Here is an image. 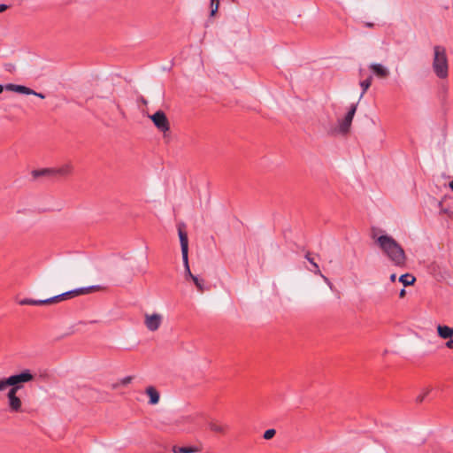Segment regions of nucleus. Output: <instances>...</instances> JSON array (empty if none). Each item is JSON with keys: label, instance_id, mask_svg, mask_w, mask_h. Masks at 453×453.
I'll list each match as a JSON object with an SVG mask.
<instances>
[{"label": "nucleus", "instance_id": "obj_1", "mask_svg": "<svg viewBox=\"0 0 453 453\" xmlns=\"http://www.w3.org/2000/svg\"><path fill=\"white\" fill-rule=\"evenodd\" d=\"M380 230L372 229V237L375 239L383 253L397 267H403L406 265V255L401 245L390 235L382 234L377 236Z\"/></svg>", "mask_w": 453, "mask_h": 453}, {"label": "nucleus", "instance_id": "obj_2", "mask_svg": "<svg viewBox=\"0 0 453 453\" xmlns=\"http://www.w3.org/2000/svg\"><path fill=\"white\" fill-rule=\"evenodd\" d=\"M433 50V72L437 78L445 80L449 76V59L446 49L444 46L435 45L434 46Z\"/></svg>", "mask_w": 453, "mask_h": 453}, {"label": "nucleus", "instance_id": "obj_3", "mask_svg": "<svg viewBox=\"0 0 453 453\" xmlns=\"http://www.w3.org/2000/svg\"><path fill=\"white\" fill-rule=\"evenodd\" d=\"M178 234L180 237V248H181V256L183 260V265L185 268V279L192 280L196 275H194L189 268L188 264V234L185 231H183L180 227L178 228Z\"/></svg>", "mask_w": 453, "mask_h": 453}, {"label": "nucleus", "instance_id": "obj_4", "mask_svg": "<svg viewBox=\"0 0 453 453\" xmlns=\"http://www.w3.org/2000/svg\"><path fill=\"white\" fill-rule=\"evenodd\" d=\"M34 380V375L31 373L29 370H24L20 373L13 374L8 377V384L10 385V389H14L15 391H19L23 388L24 383L30 382Z\"/></svg>", "mask_w": 453, "mask_h": 453}, {"label": "nucleus", "instance_id": "obj_5", "mask_svg": "<svg viewBox=\"0 0 453 453\" xmlns=\"http://www.w3.org/2000/svg\"><path fill=\"white\" fill-rule=\"evenodd\" d=\"M98 289H100V286H98V285L78 288L72 289V290L66 291L65 293H62L60 295H57V296H55V298L58 299V302H61L67 298H73L74 296H81V295H87V294L91 293L92 291L98 290Z\"/></svg>", "mask_w": 453, "mask_h": 453}, {"label": "nucleus", "instance_id": "obj_6", "mask_svg": "<svg viewBox=\"0 0 453 453\" xmlns=\"http://www.w3.org/2000/svg\"><path fill=\"white\" fill-rule=\"evenodd\" d=\"M357 104H352L345 115V117L339 120V132L341 134H347L349 131L353 118L355 116V113L357 111Z\"/></svg>", "mask_w": 453, "mask_h": 453}, {"label": "nucleus", "instance_id": "obj_7", "mask_svg": "<svg viewBox=\"0 0 453 453\" xmlns=\"http://www.w3.org/2000/svg\"><path fill=\"white\" fill-rule=\"evenodd\" d=\"M156 127L161 132H166L170 128L169 121L166 115L162 111H157L154 114L149 116Z\"/></svg>", "mask_w": 453, "mask_h": 453}, {"label": "nucleus", "instance_id": "obj_8", "mask_svg": "<svg viewBox=\"0 0 453 453\" xmlns=\"http://www.w3.org/2000/svg\"><path fill=\"white\" fill-rule=\"evenodd\" d=\"M145 319H144V325L146 326L147 329L151 332L157 331L163 321L162 315L158 313H153V314H145Z\"/></svg>", "mask_w": 453, "mask_h": 453}, {"label": "nucleus", "instance_id": "obj_9", "mask_svg": "<svg viewBox=\"0 0 453 453\" xmlns=\"http://www.w3.org/2000/svg\"><path fill=\"white\" fill-rule=\"evenodd\" d=\"M17 393L18 391L14 389H9L7 394L9 407L12 411L15 412L20 411L22 404L21 400L17 396Z\"/></svg>", "mask_w": 453, "mask_h": 453}, {"label": "nucleus", "instance_id": "obj_10", "mask_svg": "<svg viewBox=\"0 0 453 453\" xmlns=\"http://www.w3.org/2000/svg\"><path fill=\"white\" fill-rule=\"evenodd\" d=\"M369 69L372 73L380 79H386L388 77L390 72L388 67L379 63H372L369 65Z\"/></svg>", "mask_w": 453, "mask_h": 453}, {"label": "nucleus", "instance_id": "obj_11", "mask_svg": "<svg viewBox=\"0 0 453 453\" xmlns=\"http://www.w3.org/2000/svg\"><path fill=\"white\" fill-rule=\"evenodd\" d=\"M5 88L10 91H14L17 93L24 94V95H31L35 94V91L23 85H16V84H8L5 86Z\"/></svg>", "mask_w": 453, "mask_h": 453}, {"label": "nucleus", "instance_id": "obj_12", "mask_svg": "<svg viewBox=\"0 0 453 453\" xmlns=\"http://www.w3.org/2000/svg\"><path fill=\"white\" fill-rule=\"evenodd\" d=\"M437 334L441 339H450L453 337V327L448 326L438 325Z\"/></svg>", "mask_w": 453, "mask_h": 453}, {"label": "nucleus", "instance_id": "obj_13", "mask_svg": "<svg viewBox=\"0 0 453 453\" xmlns=\"http://www.w3.org/2000/svg\"><path fill=\"white\" fill-rule=\"evenodd\" d=\"M145 392L150 397V401H149L150 404L155 405V404L158 403L160 395H159L158 391L154 387H152V386L148 387L146 388Z\"/></svg>", "mask_w": 453, "mask_h": 453}, {"label": "nucleus", "instance_id": "obj_14", "mask_svg": "<svg viewBox=\"0 0 453 453\" xmlns=\"http://www.w3.org/2000/svg\"><path fill=\"white\" fill-rule=\"evenodd\" d=\"M73 172V166L71 164H65L59 168L54 169V175L67 176Z\"/></svg>", "mask_w": 453, "mask_h": 453}, {"label": "nucleus", "instance_id": "obj_15", "mask_svg": "<svg viewBox=\"0 0 453 453\" xmlns=\"http://www.w3.org/2000/svg\"><path fill=\"white\" fill-rule=\"evenodd\" d=\"M305 258L309 261L311 265V268L309 270L316 275H321V271L319 269V265L314 261V258L311 256L310 252L305 254Z\"/></svg>", "mask_w": 453, "mask_h": 453}, {"label": "nucleus", "instance_id": "obj_16", "mask_svg": "<svg viewBox=\"0 0 453 453\" xmlns=\"http://www.w3.org/2000/svg\"><path fill=\"white\" fill-rule=\"evenodd\" d=\"M416 278L410 273H405L400 276L399 281L403 284L404 287L413 285Z\"/></svg>", "mask_w": 453, "mask_h": 453}, {"label": "nucleus", "instance_id": "obj_17", "mask_svg": "<svg viewBox=\"0 0 453 453\" xmlns=\"http://www.w3.org/2000/svg\"><path fill=\"white\" fill-rule=\"evenodd\" d=\"M372 77L369 76L367 79L360 81L359 85H360V87L362 88V92H361V95L359 96V100L362 99V97L364 96V95L365 94L367 89L370 88V86L372 84Z\"/></svg>", "mask_w": 453, "mask_h": 453}, {"label": "nucleus", "instance_id": "obj_18", "mask_svg": "<svg viewBox=\"0 0 453 453\" xmlns=\"http://www.w3.org/2000/svg\"><path fill=\"white\" fill-rule=\"evenodd\" d=\"M197 451V449L195 447H179L173 446V453H192Z\"/></svg>", "mask_w": 453, "mask_h": 453}, {"label": "nucleus", "instance_id": "obj_19", "mask_svg": "<svg viewBox=\"0 0 453 453\" xmlns=\"http://www.w3.org/2000/svg\"><path fill=\"white\" fill-rule=\"evenodd\" d=\"M35 178L44 176V175H54V169H42V170H35L32 173Z\"/></svg>", "mask_w": 453, "mask_h": 453}, {"label": "nucleus", "instance_id": "obj_20", "mask_svg": "<svg viewBox=\"0 0 453 453\" xmlns=\"http://www.w3.org/2000/svg\"><path fill=\"white\" fill-rule=\"evenodd\" d=\"M208 426L209 428L215 433L223 434L226 431V426L219 425L215 422H210Z\"/></svg>", "mask_w": 453, "mask_h": 453}, {"label": "nucleus", "instance_id": "obj_21", "mask_svg": "<svg viewBox=\"0 0 453 453\" xmlns=\"http://www.w3.org/2000/svg\"><path fill=\"white\" fill-rule=\"evenodd\" d=\"M19 304H21V305H42V300L24 298L19 301Z\"/></svg>", "mask_w": 453, "mask_h": 453}, {"label": "nucleus", "instance_id": "obj_22", "mask_svg": "<svg viewBox=\"0 0 453 453\" xmlns=\"http://www.w3.org/2000/svg\"><path fill=\"white\" fill-rule=\"evenodd\" d=\"M194 284L196 285V288L200 291V292H203L204 291V281L203 279H200L198 276H195L192 280H191Z\"/></svg>", "mask_w": 453, "mask_h": 453}, {"label": "nucleus", "instance_id": "obj_23", "mask_svg": "<svg viewBox=\"0 0 453 453\" xmlns=\"http://www.w3.org/2000/svg\"><path fill=\"white\" fill-rule=\"evenodd\" d=\"M219 0H211V4H210V8H211V12H210V17H213L218 10H219Z\"/></svg>", "mask_w": 453, "mask_h": 453}, {"label": "nucleus", "instance_id": "obj_24", "mask_svg": "<svg viewBox=\"0 0 453 453\" xmlns=\"http://www.w3.org/2000/svg\"><path fill=\"white\" fill-rule=\"evenodd\" d=\"M276 434V431L274 429H268L266 430L265 433H264V435L263 437L265 439V440H270L272 439Z\"/></svg>", "mask_w": 453, "mask_h": 453}, {"label": "nucleus", "instance_id": "obj_25", "mask_svg": "<svg viewBox=\"0 0 453 453\" xmlns=\"http://www.w3.org/2000/svg\"><path fill=\"white\" fill-rule=\"evenodd\" d=\"M429 392H430V388L425 389L422 394H420L419 395L417 396L416 402L422 403L425 400L426 396L429 394Z\"/></svg>", "mask_w": 453, "mask_h": 453}, {"label": "nucleus", "instance_id": "obj_26", "mask_svg": "<svg viewBox=\"0 0 453 453\" xmlns=\"http://www.w3.org/2000/svg\"><path fill=\"white\" fill-rule=\"evenodd\" d=\"M10 385L8 384V378L0 380V392L5 390Z\"/></svg>", "mask_w": 453, "mask_h": 453}, {"label": "nucleus", "instance_id": "obj_27", "mask_svg": "<svg viewBox=\"0 0 453 453\" xmlns=\"http://www.w3.org/2000/svg\"><path fill=\"white\" fill-rule=\"evenodd\" d=\"M58 303V299L55 298V296L47 298V299H42V305L43 304H51Z\"/></svg>", "mask_w": 453, "mask_h": 453}, {"label": "nucleus", "instance_id": "obj_28", "mask_svg": "<svg viewBox=\"0 0 453 453\" xmlns=\"http://www.w3.org/2000/svg\"><path fill=\"white\" fill-rule=\"evenodd\" d=\"M133 379H134L133 376H127V377L121 379L120 384L123 386H126V385L129 384L133 380Z\"/></svg>", "mask_w": 453, "mask_h": 453}, {"label": "nucleus", "instance_id": "obj_29", "mask_svg": "<svg viewBox=\"0 0 453 453\" xmlns=\"http://www.w3.org/2000/svg\"><path fill=\"white\" fill-rule=\"evenodd\" d=\"M319 276L324 280V281L327 284V286H328L331 289H333L334 285H333V283L330 281V280H329L326 276H325L322 273H321V275H319Z\"/></svg>", "mask_w": 453, "mask_h": 453}, {"label": "nucleus", "instance_id": "obj_30", "mask_svg": "<svg viewBox=\"0 0 453 453\" xmlns=\"http://www.w3.org/2000/svg\"><path fill=\"white\" fill-rule=\"evenodd\" d=\"M15 66L12 64H6L5 65V70L8 72H12L14 70Z\"/></svg>", "mask_w": 453, "mask_h": 453}, {"label": "nucleus", "instance_id": "obj_31", "mask_svg": "<svg viewBox=\"0 0 453 453\" xmlns=\"http://www.w3.org/2000/svg\"><path fill=\"white\" fill-rule=\"evenodd\" d=\"M445 346L449 349H453V340L450 338L446 342Z\"/></svg>", "mask_w": 453, "mask_h": 453}, {"label": "nucleus", "instance_id": "obj_32", "mask_svg": "<svg viewBox=\"0 0 453 453\" xmlns=\"http://www.w3.org/2000/svg\"><path fill=\"white\" fill-rule=\"evenodd\" d=\"M8 6L4 4H0V12H4L5 10H7Z\"/></svg>", "mask_w": 453, "mask_h": 453}, {"label": "nucleus", "instance_id": "obj_33", "mask_svg": "<svg viewBox=\"0 0 453 453\" xmlns=\"http://www.w3.org/2000/svg\"><path fill=\"white\" fill-rule=\"evenodd\" d=\"M405 294H406V291H405V289H404V288H403V289L400 291V293H399V296L402 298V297H403V296H405Z\"/></svg>", "mask_w": 453, "mask_h": 453}, {"label": "nucleus", "instance_id": "obj_34", "mask_svg": "<svg viewBox=\"0 0 453 453\" xmlns=\"http://www.w3.org/2000/svg\"><path fill=\"white\" fill-rule=\"evenodd\" d=\"M139 100H140V102H142L145 105L148 104V101L144 97H142V96H141Z\"/></svg>", "mask_w": 453, "mask_h": 453}, {"label": "nucleus", "instance_id": "obj_35", "mask_svg": "<svg viewBox=\"0 0 453 453\" xmlns=\"http://www.w3.org/2000/svg\"><path fill=\"white\" fill-rule=\"evenodd\" d=\"M34 95L38 96V97H40V98H44L45 97L43 94L38 93V92H35V94H34Z\"/></svg>", "mask_w": 453, "mask_h": 453}, {"label": "nucleus", "instance_id": "obj_36", "mask_svg": "<svg viewBox=\"0 0 453 453\" xmlns=\"http://www.w3.org/2000/svg\"><path fill=\"white\" fill-rule=\"evenodd\" d=\"M365 26L366 27H372L374 26V24H373V23H372V22H366V23L365 24Z\"/></svg>", "mask_w": 453, "mask_h": 453}, {"label": "nucleus", "instance_id": "obj_37", "mask_svg": "<svg viewBox=\"0 0 453 453\" xmlns=\"http://www.w3.org/2000/svg\"><path fill=\"white\" fill-rule=\"evenodd\" d=\"M395 279H396V275H395V273L391 274V276H390V280H391L392 282H394V281H395Z\"/></svg>", "mask_w": 453, "mask_h": 453}, {"label": "nucleus", "instance_id": "obj_38", "mask_svg": "<svg viewBox=\"0 0 453 453\" xmlns=\"http://www.w3.org/2000/svg\"><path fill=\"white\" fill-rule=\"evenodd\" d=\"M449 187L451 190H453V180L449 183Z\"/></svg>", "mask_w": 453, "mask_h": 453}, {"label": "nucleus", "instance_id": "obj_39", "mask_svg": "<svg viewBox=\"0 0 453 453\" xmlns=\"http://www.w3.org/2000/svg\"><path fill=\"white\" fill-rule=\"evenodd\" d=\"M117 108H118V110L119 111V112H120L122 115H124V112L122 111V110L120 109V107H119V104H117Z\"/></svg>", "mask_w": 453, "mask_h": 453}, {"label": "nucleus", "instance_id": "obj_40", "mask_svg": "<svg viewBox=\"0 0 453 453\" xmlns=\"http://www.w3.org/2000/svg\"><path fill=\"white\" fill-rule=\"evenodd\" d=\"M4 90V86L0 84V94L3 92Z\"/></svg>", "mask_w": 453, "mask_h": 453}]
</instances>
